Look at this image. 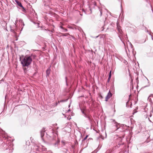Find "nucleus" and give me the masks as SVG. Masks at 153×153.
Here are the masks:
<instances>
[{"mask_svg": "<svg viewBox=\"0 0 153 153\" xmlns=\"http://www.w3.org/2000/svg\"><path fill=\"white\" fill-rule=\"evenodd\" d=\"M148 100L151 102L153 103V95H150L148 98Z\"/></svg>", "mask_w": 153, "mask_h": 153, "instance_id": "5", "label": "nucleus"}, {"mask_svg": "<svg viewBox=\"0 0 153 153\" xmlns=\"http://www.w3.org/2000/svg\"><path fill=\"white\" fill-rule=\"evenodd\" d=\"M49 137H51V136L50 135H49Z\"/></svg>", "mask_w": 153, "mask_h": 153, "instance_id": "31", "label": "nucleus"}, {"mask_svg": "<svg viewBox=\"0 0 153 153\" xmlns=\"http://www.w3.org/2000/svg\"><path fill=\"white\" fill-rule=\"evenodd\" d=\"M68 33H62V36H66L69 35Z\"/></svg>", "mask_w": 153, "mask_h": 153, "instance_id": "15", "label": "nucleus"}, {"mask_svg": "<svg viewBox=\"0 0 153 153\" xmlns=\"http://www.w3.org/2000/svg\"><path fill=\"white\" fill-rule=\"evenodd\" d=\"M39 149H41L42 151H43L47 150L46 148L44 146L42 145L41 146H39L38 145L35 144L33 147V149L31 150L30 149V150L27 151V153H36V152H35V151H39Z\"/></svg>", "mask_w": 153, "mask_h": 153, "instance_id": "2", "label": "nucleus"}, {"mask_svg": "<svg viewBox=\"0 0 153 153\" xmlns=\"http://www.w3.org/2000/svg\"><path fill=\"white\" fill-rule=\"evenodd\" d=\"M70 111V109H69V110H68V111Z\"/></svg>", "mask_w": 153, "mask_h": 153, "instance_id": "29", "label": "nucleus"}, {"mask_svg": "<svg viewBox=\"0 0 153 153\" xmlns=\"http://www.w3.org/2000/svg\"><path fill=\"white\" fill-rule=\"evenodd\" d=\"M112 94L111 93L110 91H109V92L108 93L107 95L105 97V101H108V100L111 97Z\"/></svg>", "mask_w": 153, "mask_h": 153, "instance_id": "4", "label": "nucleus"}, {"mask_svg": "<svg viewBox=\"0 0 153 153\" xmlns=\"http://www.w3.org/2000/svg\"><path fill=\"white\" fill-rule=\"evenodd\" d=\"M100 16H101L102 15V13L101 10H100Z\"/></svg>", "mask_w": 153, "mask_h": 153, "instance_id": "26", "label": "nucleus"}, {"mask_svg": "<svg viewBox=\"0 0 153 153\" xmlns=\"http://www.w3.org/2000/svg\"><path fill=\"white\" fill-rule=\"evenodd\" d=\"M66 85H68V84L67 83V79H66V78H67L66 77Z\"/></svg>", "mask_w": 153, "mask_h": 153, "instance_id": "25", "label": "nucleus"}, {"mask_svg": "<svg viewBox=\"0 0 153 153\" xmlns=\"http://www.w3.org/2000/svg\"><path fill=\"white\" fill-rule=\"evenodd\" d=\"M88 137V136L87 135L83 139V140H86Z\"/></svg>", "mask_w": 153, "mask_h": 153, "instance_id": "20", "label": "nucleus"}, {"mask_svg": "<svg viewBox=\"0 0 153 153\" xmlns=\"http://www.w3.org/2000/svg\"><path fill=\"white\" fill-rule=\"evenodd\" d=\"M130 44H131V43H130Z\"/></svg>", "mask_w": 153, "mask_h": 153, "instance_id": "33", "label": "nucleus"}, {"mask_svg": "<svg viewBox=\"0 0 153 153\" xmlns=\"http://www.w3.org/2000/svg\"><path fill=\"white\" fill-rule=\"evenodd\" d=\"M45 129L43 128L40 131L41 136L42 139V137L45 135Z\"/></svg>", "mask_w": 153, "mask_h": 153, "instance_id": "6", "label": "nucleus"}, {"mask_svg": "<svg viewBox=\"0 0 153 153\" xmlns=\"http://www.w3.org/2000/svg\"><path fill=\"white\" fill-rule=\"evenodd\" d=\"M114 124H115V126H116V127L117 128L116 129V130L118 129L120 127V124L118 123H117L116 122H115L114 123Z\"/></svg>", "mask_w": 153, "mask_h": 153, "instance_id": "10", "label": "nucleus"}, {"mask_svg": "<svg viewBox=\"0 0 153 153\" xmlns=\"http://www.w3.org/2000/svg\"><path fill=\"white\" fill-rule=\"evenodd\" d=\"M82 112L84 115V116L88 119L90 122H91L92 121L91 117V116L86 114L85 113L84 111L82 110Z\"/></svg>", "mask_w": 153, "mask_h": 153, "instance_id": "3", "label": "nucleus"}, {"mask_svg": "<svg viewBox=\"0 0 153 153\" xmlns=\"http://www.w3.org/2000/svg\"><path fill=\"white\" fill-rule=\"evenodd\" d=\"M111 71H110V72H109V76H108V77H109V78H111Z\"/></svg>", "mask_w": 153, "mask_h": 153, "instance_id": "17", "label": "nucleus"}, {"mask_svg": "<svg viewBox=\"0 0 153 153\" xmlns=\"http://www.w3.org/2000/svg\"><path fill=\"white\" fill-rule=\"evenodd\" d=\"M22 7V9H23V10H25V9L24 8V7L22 6V7Z\"/></svg>", "mask_w": 153, "mask_h": 153, "instance_id": "24", "label": "nucleus"}, {"mask_svg": "<svg viewBox=\"0 0 153 153\" xmlns=\"http://www.w3.org/2000/svg\"><path fill=\"white\" fill-rule=\"evenodd\" d=\"M117 28L118 32L120 34H122V31L120 28V27L118 25V24H117Z\"/></svg>", "mask_w": 153, "mask_h": 153, "instance_id": "7", "label": "nucleus"}, {"mask_svg": "<svg viewBox=\"0 0 153 153\" xmlns=\"http://www.w3.org/2000/svg\"><path fill=\"white\" fill-rule=\"evenodd\" d=\"M61 142L64 145H65V140H62L61 141Z\"/></svg>", "mask_w": 153, "mask_h": 153, "instance_id": "19", "label": "nucleus"}, {"mask_svg": "<svg viewBox=\"0 0 153 153\" xmlns=\"http://www.w3.org/2000/svg\"><path fill=\"white\" fill-rule=\"evenodd\" d=\"M19 23L20 24L21 26H22V25H23V26H22V27L21 29V30H22L23 27L25 25H24V23L23 22V21L22 20L20 19V20H19Z\"/></svg>", "mask_w": 153, "mask_h": 153, "instance_id": "9", "label": "nucleus"}, {"mask_svg": "<svg viewBox=\"0 0 153 153\" xmlns=\"http://www.w3.org/2000/svg\"><path fill=\"white\" fill-rule=\"evenodd\" d=\"M60 142L59 140H58L57 142L54 144V145L55 147H56L57 145Z\"/></svg>", "mask_w": 153, "mask_h": 153, "instance_id": "14", "label": "nucleus"}, {"mask_svg": "<svg viewBox=\"0 0 153 153\" xmlns=\"http://www.w3.org/2000/svg\"><path fill=\"white\" fill-rule=\"evenodd\" d=\"M128 51H133V49L132 48V45H131V48L130 49V50L128 49Z\"/></svg>", "mask_w": 153, "mask_h": 153, "instance_id": "16", "label": "nucleus"}, {"mask_svg": "<svg viewBox=\"0 0 153 153\" xmlns=\"http://www.w3.org/2000/svg\"><path fill=\"white\" fill-rule=\"evenodd\" d=\"M94 153H96V152H95Z\"/></svg>", "mask_w": 153, "mask_h": 153, "instance_id": "35", "label": "nucleus"}, {"mask_svg": "<svg viewBox=\"0 0 153 153\" xmlns=\"http://www.w3.org/2000/svg\"><path fill=\"white\" fill-rule=\"evenodd\" d=\"M111 79V78H109V77H108V82H109L110 81V80Z\"/></svg>", "mask_w": 153, "mask_h": 153, "instance_id": "23", "label": "nucleus"}, {"mask_svg": "<svg viewBox=\"0 0 153 153\" xmlns=\"http://www.w3.org/2000/svg\"><path fill=\"white\" fill-rule=\"evenodd\" d=\"M113 120V121H115V120Z\"/></svg>", "mask_w": 153, "mask_h": 153, "instance_id": "32", "label": "nucleus"}, {"mask_svg": "<svg viewBox=\"0 0 153 153\" xmlns=\"http://www.w3.org/2000/svg\"><path fill=\"white\" fill-rule=\"evenodd\" d=\"M21 63L22 66L28 67L31 63L32 59L30 56H26L23 58H20Z\"/></svg>", "mask_w": 153, "mask_h": 153, "instance_id": "1", "label": "nucleus"}, {"mask_svg": "<svg viewBox=\"0 0 153 153\" xmlns=\"http://www.w3.org/2000/svg\"><path fill=\"white\" fill-rule=\"evenodd\" d=\"M63 30H64V31H63V32H66L67 31H68L67 29H64H64H63Z\"/></svg>", "mask_w": 153, "mask_h": 153, "instance_id": "21", "label": "nucleus"}, {"mask_svg": "<svg viewBox=\"0 0 153 153\" xmlns=\"http://www.w3.org/2000/svg\"><path fill=\"white\" fill-rule=\"evenodd\" d=\"M94 153H96V152H95Z\"/></svg>", "mask_w": 153, "mask_h": 153, "instance_id": "34", "label": "nucleus"}, {"mask_svg": "<svg viewBox=\"0 0 153 153\" xmlns=\"http://www.w3.org/2000/svg\"><path fill=\"white\" fill-rule=\"evenodd\" d=\"M68 119L69 120H70V119H71V117H70L69 118H68Z\"/></svg>", "mask_w": 153, "mask_h": 153, "instance_id": "28", "label": "nucleus"}, {"mask_svg": "<svg viewBox=\"0 0 153 153\" xmlns=\"http://www.w3.org/2000/svg\"><path fill=\"white\" fill-rule=\"evenodd\" d=\"M59 27H60V28H61L62 29H64L63 27H62V26H60Z\"/></svg>", "mask_w": 153, "mask_h": 153, "instance_id": "22", "label": "nucleus"}, {"mask_svg": "<svg viewBox=\"0 0 153 153\" xmlns=\"http://www.w3.org/2000/svg\"><path fill=\"white\" fill-rule=\"evenodd\" d=\"M68 99H67L66 100H60V102H65V101H67V100H68Z\"/></svg>", "mask_w": 153, "mask_h": 153, "instance_id": "18", "label": "nucleus"}, {"mask_svg": "<svg viewBox=\"0 0 153 153\" xmlns=\"http://www.w3.org/2000/svg\"><path fill=\"white\" fill-rule=\"evenodd\" d=\"M10 31L11 32L13 33L15 35L16 34V31H17V29H16L15 30L11 29Z\"/></svg>", "mask_w": 153, "mask_h": 153, "instance_id": "13", "label": "nucleus"}, {"mask_svg": "<svg viewBox=\"0 0 153 153\" xmlns=\"http://www.w3.org/2000/svg\"><path fill=\"white\" fill-rule=\"evenodd\" d=\"M51 133H53V131L52 130Z\"/></svg>", "mask_w": 153, "mask_h": 153, "instance_id": "30", "label": "nucleus"}, {"mask_svg": "<svg viewBox=\"0 0 153 153\" xmlns=\"http://www.w3.org/2000/svg\"><path fill=\"white\" fill-rule=\"evenodd\" d=\"M132 105V104L131 102L130 101H128L126 103V106L128 107H129L130 108H131V105Z\"/></svg>", "mask_w": 153, "mask_h": 153, "instance_id": "8", "label": "nucleus"}, {"mask_svg": "<svg viewBox=\"0 0 153 153\" xmlns=\"http://www.w3.org/2000/svg\"><path fill=\"white\" fill-rule=\"evenodd\" d=\"M15 2L20 7H22V5L21 3L19 2L17 0H15Z\"/></svg>", "mask_w": 153, "mask_h": 153, "instance_id": "11", "label": "nucleus"}, {"mask_svg": "<svg viewBox=\"0 0 153 153\" xmlns=\"http://www.w3.org/2000/svg\"><path fill=\"white\" fill-rule=\"evenodd\" d=\"M51 70L50 68H48L46 71V76H48L50 74Z\"/></svg>", "mask_w": 153, "mask_h": 153, "instance_id": "12", "label": "nucleus"}, {"mask_svg": "<svg viewBox=\"0 0 153 153\" xmlns=\"http://www.w3.org/2000/svg\"><path fill=\"white\" fill-rule=\"evenodd\" d=\"M94 153H96V152H95Z\"/></svg>", "mask_w": 153, "mask_h": 153, "instance_id": "36", "label": "nucleus"}, {"mask_svg": "<svg viewBox=\"0 0 153 153\" xmlns=\"http://www.w3.org/2000/svg\"><path fill=\"white\" fill-rule=\"evenodd\" d=\"M119 37L120 38V39L121 40V37H120V35H119Z\"/></svg>", "mask_w": 153, "mask_h": 153, "instance_id": "27", "label": "nucleus"}]
</instances>
